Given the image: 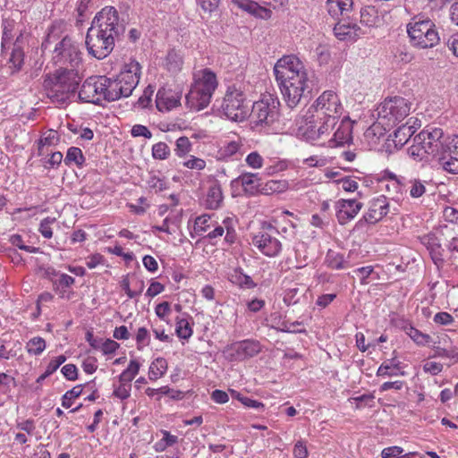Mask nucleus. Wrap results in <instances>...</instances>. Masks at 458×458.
I'll list each match as a JSON object with an SVG mask.
<instances>
[{"instance_id":"obj_1","label":"nucleus","mask_w":458,"mask_h":458,"mask_svg":"<svg viewBox=\"0 0 458 458\" xmlns=\"http://www.w3.org/2000/svg\"><path fill=\"white\" fill-rule=\"evenodd\" d=\"M274 73L283 98L290 108L301 104L312 90V81L303 63L293 55H284L274 66Z\"/></svg>"},{"instance_id":"obj_2","label":"nucleus","mask_w":458,"mask_h":458,"mask_svg":"<svg viewBox=\"0 0 458 458\" xmlns=\"http://www.w3.org/2000/svg\"><path fill=\"white\" fill-rule=\"evenodd\" d=\"M124 32L117 10L113 6L104 7L93 19L86 35L89 54L97 59H104L113 51L115 39Z\"/></svg>"},{"instance_id":"obj_3","label":"nucleus","mask_w":458,"mask_h":458,"mask_svg":"<svg viewBox=\"0 0 458 458\" xmlns=\"http://www.w3.org/2000/svg\"><path fill=\"white\" fill-rule=\"evenodd\" d=\"M80 82L81 76L78 70L58 69L54 76L47 75L45 78L43 89L52 103L64 104L75 93Z\"/></svg>"},{"instance_id":"obj_4","label":"nucleus","mask_w":458,"mask_h":458,"mask_svg":"<svg viewBox=\"0 0 458 458\" xmlns=\"http://www.w3.org/2000/svg\"><path fill=\"white\" fill-rule=\"evenodd\" d=\"M140 65L136 61L126 64L114 79L103 76L104 100L112 102L131 95L139 83Z\"/></svg>"},{"instance_id":"obj_5","label":"nucleus","mask_w":458,"mask_h":458,"mask_svg":"<svg viewBox=\"0 0 458 458\" xmlns=\"http://www.w3.org/2000/svg\"><path fill=\"white\" fill-rule=\"evenodd\" d=\"M218 85L216 75L210 69L193 72V81L185 96L186 106L193 111L206 108Z\"/></svg>"},{"instance_id":"obj_6","label":"nucleus","mask_w":458,"mask_h":458,"mask_svg":"<svg viewBox=\"0 0 458 458\" xmlns=\"http://www.w3.org/2000/svg\"><path fill=\"white\" fill-rule=\"evenodd\" d=\"M411 107V103L403 97L386 98L376 109L378 124H372L367 130V135H375L377 131L382 135L383 132L379 131L382 129L380 124L382 127L395 125L409 115ZM384 130L386 131V128H384Z\"/></svg>"},{"instance_id":"obj_7","label":"nucleus","mask_w":458,"mask_h":458,"mask_svg":"<svg viewBox=\"0 0 458 458\" xmlns=\"http://www.w3.org/2000/svg\"><path fill=\"white\" fill-rule=\"evenodd\" d=\"M407 33L411 45L419 49L432 48L440 40L435 23L428 18H412L407 24Z\"/></svg>"},{"instance_id":"obj_8","label":"nucleus","mask_w":458,"mask_h":458,"mask_svg":"<svg viewBox=\"0 0 458 458\" xmlns=\"http://www.w3.org/2000/svg\"><path fill=\"white\" fill-rule=\"evenodd\" d=\"M279 99L272 94L263 95L262 98L253 103L251 116L256 125L269 127L278 121Z\"/></svg>"},{"instance_id":"obj_9","label":"nucleus","mask_w":458,"mask_h":458,"mask_svg":"<svg viewBox=\"0 0 458 458\" xmlns=\"http://www.w3.org/2000/svg\"><path fill=\"white\" fill-rule=\"evenodd\" d=\"M52 59L59 69L72 68L78 70L81 64V53L79 45L70 37L65 36L59 41L53 51Z\"/></svg>"},{"instance_id":"obj_10","label":"nucleus","mask_w":458,"mask_h":458,"mask_svg":"<svg viewBox=\"0 0 458 458\" xmlns=\"http://www.w3.org/2000/svg\"><path fill=\"white\" fill-rule=\"evenodd\" d=\"M222 110L224 114L232 121H244L250 114L244 93L234 87H229L224 98Z\"/></svg>"},{"instance_id":"obj_11","label":"nucleus","mask_w":458,"mask_h":458,"mask_svg":"<svg viewBox=\"0 0 458 458\" xmlns=\"http://www.w3.org/2000/svg\"><path fill=\"white\" fill-rule=\"evenodd\" d=\"M311 107L315 111V114L312 115L313 118L323 119L328 117L330 121L339 120L344 111L338 95L333 90L324 91Z\"/></svg>"},{"instance_id":"obj_12","label":"nucleus","mask_w":458,"mask_h":458,"mask_svg":"<svg viewBox=\"0 0 458 458\" xmlns=\"http://www.w3.org/2000/svg\"><path fill=\"white\" fill-rule=\"evenodd\" d=\"M275 234H279L275 226L264 225L263 231L254 235L252 244L265 256L276 257L282 250V243Z\"/></svg>"},{"instance_id":"obj_13","label":"nucleus","mask_w":458,"mask_h":458,"mask_svg":"<svg viewBox=\"0 0 458 458\" xmlns=\"http://www.w3.org/2000/svg\"><path fill=\"white\" fill-rule=\"evenodd\" d=\"M103 76L88 78L81 87L79 98L85 103L99 105L104 100Z\"/></svg>"},{"instance_id":"obj_14","label":"nucleus","mask_w":458,"mask_h":458,"mask_svg":"<svg viewBox=\"0 0 458 458\" xmlns=\"http://www.w3.org/2000/svg\"><path fill=\"white\" fill-rule=\"evenodd\" d=\"M261 351L260 344L255 340H244L228 345L225 352L230 361L243 360L257 355Z\"/></svg>"},{"instance_id":"obj_15","label":"nucleus","mask_w":458,"mask_h":458,"mask_svg":"<svg viewBox=\"0 0 458 458\" xmlns=\"http://www.w3.org/2000/svg\"><path fill=\"white\" fill-rule=\"evenodd\" d=\"M420 132L425 133L424 143L420 144L423 150H427L426 155L428 158H437L438 160L439 155L444 149V133L442 129L434 128L431 131L423 130Z\"/></svg>"},{"instance_id":"obj_16","label":"nucleus","mask_w":458,"mask_h":458,"mask_svg":"<svg viewBox=\"0 0 458 458\" xmlns=\"http://www.w3.org/2000/svg\"><path fill=\"white\" fill-rule=\"evenodd\" d=\"M352 140V123L348 117H344L339 123L333 136L327 141L321 142V145L328 148H335L349 144Z\"/></svg>"},{"instance_id":"obj_17","label":"nucleus","mask_w":458,"mask_h":458,"mask_svg":"<svg viewBox=\"0 0 458 458\" xmlns=\"http://www.w3.org/2000/svg\"><path fill=\"white\" fill-rule=\"evenodd\" d=\"M362 206V203L356 199H339L335 203L338 222L341 225H345L356 216Z\"/></svg>"},{"instance_id":"obj_18","label":"nucleus","mask_w":458,"mask_h":458,"mask_svg":"<svg viewBox=\"0 0 458 458\" xmlns=\"http://www.w3.org/2000/svg\"><path fill=\"white\" fill-rule=\"evenodd\" d=\"M389 212V203L385 196H379L369 202V209L363 216L366 223L376 224Z\"/></svg>"},{"instance_id":"obj_19","label":"nucleus","mask_w":458,"mask_h":458,"mask_svg":"<svg viewBox=\"0 0 458 458\" xmlns=\"http://www.w3.org/2000/svg\"><path fill=\"white\" fill-rule=\"evenodd\" d=\"M182 94L160 88L156 95V106L160 112H168L181 105Z\"/></svg>"},{"instance_id":"obj_20","label":"nucleus","mask_w":458,"mask_h":458,"mask_svg":"<svg viewBox=\"0 0 458 458\" xmlns=\"http://www.w3.org/2000/svg\"><path fill=\"white\" fill-rule=\"evenodd\" d=\"M432 350L434 353L430 358H446L453 360L454 362L458 361V347L450 344V339L447 335H444L438 341H434Z\"/></svg>"},{"instance_id":"obj_21","label":"nucleus","mask_w":458,"mask_h":458,"mask_svg":"<svg viewBox=\"0 0 458 458\" xmlns=\"http://www.w3.org/2000/svg\"><path fill=\"white\" fill-rule=\"evenodd\" d=\"M421 242L428 250L434 264L437 268L442 267L445 263V250L443 249L438 238L435 234H427L422 237Z\"/></svg>"},{"instance_id":"obj_22","label":"nucleus","mask_w":458,"mask_h":458,"mask_svg":"<svg viewBox=\"0 0 458 458\" xmlns=\"http://www.w3.org/2000/svg\"><path fill=\"white\" fill-rule=\"evenodd\" d=\"M334 33L340 40L355 41L363 34V31L357 24L346 21L343 17V20L335 25Z\"/></svg>"},{"instance_id":"obj_23","label":"nucleus","mask_w":458,"mask_h":458,"mask_svg":"<svg viewBox=\"0 0 458 458\" xmlns=\"http://www.w3.org/2000/svg\"><path fill=\"white\" fill-rule=\"evenodd\" d=\"M446 140L444 138V149L439 155L438 163L445 171L455 174H458V150L451 148Z\"/></svg>"},{"instance_id":"obj_24","label":"nucleus","mask_w":458,"mask_h":458,"mask_svg":"<svg viewBox=\"0 0 458 458\" xmlns=\"http://www.w3.org/2000/svg\"><path fill=\"white\" fill-rule=\"evenodd\" d=\"M233 183L242 185L245 194L254 196L259 193L260 179L257 174L244 173L233 181Z\"/></svg>"},{"instance_id":"obj_25","label":"nucleus","mask_w":458,"mask_h":458,"mask_svg":"<svg viewBox=\"0 0 458 458\" xmlns=\"http://www.w3.org/2000/svg\"><path fill=\"white\" fill-rule=\"evenodd\" d=\"M244 152V144L241 140L227 142L226 144H225V146L220 148L218 151L220 158L224 160H239L242 158Z\"/></svg>"},{"instance_id":"obj_26","label":"nucleus","mask_w":458,"mask_h":458,"mask_svg":"<svg viewBox=\"0 0 458 458\" xmlns=\"http://www.w3.org/2000/svg\"><path fill=\"white\" fill-rule=\"evenodd\" d=\"M237 5L242 10L253 15L256 18L268 20L272 16V11L264 6L259 5L257 2L252 0H242L237 2Z\"/></svg>"},{"instance_id":"obj_27","label":"nucleus","mask_w":458,"mask_h":458,"mask_svg":"<svg viewBox=\"0 0 458 458\" xmlns=\"http://www.w3.org/2000/svg\"><path fill=\"white\" fill-rule=\"evenodd\" d=\"M352 0H327V9L333 18L348 17L352 11Z\"/></svg>"},{"instance_id":"obj_28","label":"nucleus","mask_w":458,"mask_h":458,"mask_svg":"<svg viewBox=\"0 0 458 458\" xmlns=\"http://www.w3.org/2000/svg\"><path fill=\"white\" fill-rule=\"evenodd\" d=\"M404 375L405 372L402 370L401 362L396 358H392L384 361L377 371V377H394Z\"/></svg>"},{"instance_id":"obj_29","label":"nucleus","mask_w":458,"mask_h":458,"mask_svg":"<svg viewBox=\"0 0 458 458\" xmlns=\"http://www.w3.org/2000/svg\"><path fill=\"white\" fill-rule=\"evenodd\" d=\"M417 128L410 124V120L401 126H399L394 132L393 141L395 147L402 148L404 146L411 137L415 133Z\"/></svg>"},{"instance_id":"obj_30","label":"nucleus","mask_w":458,"mask_h":458,"mask_svg":"<svg viewBox=\"0 0 458 458\" xmlns=\"http://www.w3.org/2000/svg\"><path fill=\"white\" fill-rule=\"evenodd\" d=\"M424 140L425 133L420 132L413 137L412 145L408 148L409 156L415 161H429L426 155L427 150H423L420 147V144L424 143Z\"/></svg>"},{"instance_id":"obj_31","label":"nucleus","mask_w":458,"mask_h":458,"mask_svg":"<svg viewBox=\"0 0 458 458\" xmlns=\"http://www.w3.org/2000/svg\"><path fill=\"white\" fill-rule=\"evenodd\" d=\"M223 201V192L218 182H214L208 188L206 206L209 209H216Z\"/></svg>"},{"instance_id":"obj_32","label":"nucleus","mask_w":458,"mask_h":458,"mask_svg":"<svg viewBox=\"0 0 458 458\" xmlns=\"http://www.w3.org/2000/svg\"><path fill=\"white\" fill-rule=\"evenodd\" d=\"M167 370V361L164 358H157L153 360L148 369V378L151 381H156L162 377Z\"/></svg>"},{"instance_id":"obj_33","label":"nucleus","mask_w":458,"mask_h":458,"mask_svg":"<svg viewBox=\"0 0 458 458\" xmlns=\"http://www.w3.org/2000/svg\"><path fill=\"white\" fill-rule=\"evenodd\" d=\"M59 141V136L56 131L49 130L38 141V155L43 156L46 151L45 148L55 146Z\"/></svg>"},{"instance_id":"obj_34","label":"nucleus","mask_w":458,"mask_h":458,"mask_svg":"<svg viewBox=\"0 0 458 458\" xmlns=\"http://www.w3.org/2000/svg\"><path fill=\"white\" fill-rule=\"evenodd\" d=\"M403 331L419 345H427L431 342V336L413 327L411 324L403 327Z\"/></svg>"},{"instance_id":"obj_35","label":"nucleus","mask_w":458,"mask_h":458,"mask_svg":"<svg viewBox=\"0 0 458 458\" xmlns=\"http://www.w3.org/2000/svg\"><path fill=\"white\" fill-rule=\"evenodd\" d=\"M339 120L330 121V118L325 117L323 119H318V134L320 136L322 142L327 141L330 138L332 130L338 123Z\"/></svg>"},{"instance_id":"obj_36","label":"nucleus","mask_w":458,"mask_h":458,"mask_svg":"<svg viewBox=\"0 0 458 458\" xmlns=\"http://www.w3.org/2000/svg\"><path fill=\"white\" fill-rule=\"evenodd\" d=\"M287 188L286 181L282 180H269L265 183L260 182L259 193L264 195H270L276 192H282Z\"/></svg>"},{"instance_id":"obj_37","label":"nucleus","mask_w":458,"mask_h":458,"mask_svg":"<svg viewBox=\"0 0 458 458\" xmlns=\"http://www.w3.org/2000/svg\"><path fill=\"white\" fill-rule=\"evenodd\" d=\"M64 160L67 165L74 164L77 167L81 168L85 163V157L80 148L71 147Z\"/></svg>"},{"instance_id":"obj_38","label":"nucleus","mask_w":458,"mask_h":458,"mask_svg":"<svg viewBox=\"0 0 458 458\" xmlns=\"http://www.w3.org/2000/svg\"><path fill=\"white\" fill-rule=\"evenodd\" d=\"M299 130L307 140H320V136L318 134L317 118L307 122L306 124L304 126H301Z\"/></svg>"},{"instance_id":"obj_39","label":"nucleus","mask_w":458,"mask_h":458,"mask_svg":"<svg viewBox=\"0 0 458 458\" xmlns=\"http://www.w3.org/2000/svg\"><path fill=\"white\" fill-rule=\"evenodd\" d=\"M325 262L332 269H343L346 267L344 255L332 250L327 251Z\"/></svg>"},{"instance_id":"obj_40","label":"nucleus","mask_w":458,"mask_h":458,"mask_svg":"<svg viewBox=\"0 0 458 458\" xmlns=\"http://www.w3.org/2000/svg\"><path fill=\"white\" fill-rule=\"evenodd\" d=\"M11 64L10 68L13 69L12 73L19 72L24 64V52L21 47L14 46L9 58Z\"/></svg>"},{"instance_id":"obj_41","label":"nucleus","mask_w":458,"mask_h":458,"mask_svg":"<svg viewBox=\"0 0 458 458\" xmlns=\"http://www.w3.org/2000/svg\"><path fill=\"white\" fill-rule=\"evenodd\" d=\"M378 20L377 11L374 6H365L360 10V22L366 26H375Z\"/></svg>"},{"instance_id":"obj_42","label":"nucleus","mask_w":458,"mask_h":458,"mask_svg":"<svg viewBox=\"0 0 458 458\" xmlns=\"http://www.w3.org/2000/svg\"><path fill=\"white\" fill-rule=\"evenodd\" d=\"M46 346V341L40 336H36L29 340L26 350L29 354L38 356L44 352Z\"/></svg>"},{"instance_id":"obj_43","label":"nucleus","mask_w":458,"mask_h":458,"mask_svg":"<svg viewBox=\"0 0 458 458\" xmlns=\"http://www.w3.org/2000/svg\"><path fill=\"white\" fill-rule=\"evenodd\" d=\"M140 364L136 360H131L127 367L121 375L119 376L120 382H126L131 384L136 375L139 373Z\"/></svg>"},{"instance_id":"obj_44","label":"nucleus","mask_w":458,"mask_h":458,"mask_svg":"<svg viewBox=\"0 0 458 458\" xmlns=\"http://www.w3.org/2000/svg\"><path fill=\"white\" fill-rule=\"evenodd\" d=\"M175 333L179 338L187 340L191 336L193 331L187 319L177 318Z\"/></svg>"},{"instance_id":"obj_45","label":"nucleus","mask_w":458,"mask_h":458,"mask_svg":"<svg viewBox=\"0 0 458 458\" xmlns=\"http://www.w3.org/2000/svg\"><path fill=\"white\" fill-rule=\"evenodd\" d=\"M83 391V386L78 385L67 391L62 397V406L70 408L72 404V400L79 397Z\"/></svg>"},{"instance_id":"obj_46","label":"nucleus","mask_w":458,"mask_h":458,"mask_svg":"<svg viewBox=\"0 0 458 458\" xmlns=\"http://www.w3.org/2000/svg\"><path fill=\"white\" fill-rule=\"evenodd\" d=\"M170 148L165 142H157L152 147V156L155 159L165 160L170 156Z\"/></svg>"},{"instance_id":"obj_47","label":"nucleus","mask_w":458,"mask_h":458,"mask_svg":"<svg viewBox=\"0 0 458 458\" xmlns=\"http://www.w3.org/2000/svg\"><path fill=\"white\" fill-rule=\"evenodd\" d=\"M211 216L208 215H202L198 216L194 222V232L198 235H202L210 227Z\"/></svg>"},{"instance_id":"obj_48","label":"nucleus","mask_w":458,"mask_h":458,"mask_svg":"<svg viewBox=\"0 0 458 458\" xmlns=\"http://www.w3.org/2000/svg\"><path fill=\"white\" fill-rule=\"evenodd\" d=\"M66 27V23L63 20L55 21L48 30L47 41L50 42L51 39H55L59 37V34L64 31Z\"/></svg>"},{"instance_id":"obj_49","label":"nucleus","mask_w":458,"mask_h":458,"mask_svg":"<svg viewBox=\"0 0 458 458\" xmlns=\"http://www.w3.org/2000/svg\"><path fill=\"white\" fill-rule=\"evenodd\" d=\"M150 336L146 327H140L136 334L137 349L142 350L149 344Z\"/></svg>"},{"instance_id":"obj_50","label":"nucleus","mask_w":458,"mask_h":458,"mask_svg":"<svg viewBox=\"0 0 458 458\" xmlns=\"http://www.w3.org/2000/svg\"><path fill=\"white\" fill-rule=\"evenodd\" d=\"M182 64V61L175 52L171 51L167 54L166 66L169 71L177 72L181 69Z\"/></svg>"},{"instance_id":"obj_51","label":"nucleus","mask_w":458,"mask_h":458,"mask_svg":"<svg viewBox=\"0 0 458 458\" xmlns=\"http://www.w3.org/2000/svg\"><path fill=\"white\" fill-rule=\"evenodd\" d=\"M410 196L411 198H420L425 193L426 187L420 180L413 179L410 181Z\"/></svg>"},{"instance_id":"obj_52","label":"nucleus","mask_w":458,"mask_h":458,"mask_svg":"<svg viewBox=\"0 0 458 458\" xmlns=\"http://www.w3.org/2000/svg\"><path fill=\"white\" fill-rule=\"evenodd\" d=\"M55 222V218L46 217L44 218L39 225V232L40 233L47 239H50L53 236V231L51 228V225Z\"/></svg>"},{"instance_id":"obj_53","label":"nucleus","mask_w":458,"mask_h":458,"mask_svg":"<svg viewBox=\"0 0 458 458\" xmlns=\"http://www.w3.org/2000/svg\"><path fill=\"white\" fill-rule=\"evenodd\" d=\"M196 2L203 12L209 14L216 11L220 4V0H196Z\"/></svg>"},{"instance_id":"obj_54","label":"nucleus","mask_w":458,"mask_h":458,"mask_svg":"<svg viewBox=\"0 0 458 458\" xmlns=\"http://www.w3.org/2000/svg\"><path fill=\"white\" fill-rule=\"evenodd\" d=\"M375 396L372 394H365L351 400L356 402V409H361L364 406H373Z\"/></svg>"},{"instance_id":"obj_55","label":"nucleus","mask_w":458,"mask_h":458,"mask_svg":"<svg viewBox=\"0 0 458 458\" xmlns=\"http://www.w3.org/2000/svg\"><path fill=\"white\" fill-rule=\"evenodd\" d=\"M191 144L187 137H180L176 140V153L178 156H183L190 152Z\"/></svg>"},{"instance_id":"obj_56","label":"nucleus","mask_w":458,"mask_h":458,"mask_svg":"<svg viewBox=\"0 0 458 458\" xmlns=\"http://www.w3.org/2000/svg\"><path fill=\"white\" fill-rule=\"evenodd\" d=\"M443 364L437 361L427 360L423 364V370L432 376H437L443 370Z\"/></svg>"},{"instance_id":"obj_57","label":"nucleus","mask_w":458,"mask_h":458,"mask_svg":"<svg viewBox=\"0 0 458 458\" xmlns=\"http://www.w3.org/2000/svg\"><path fill=\"white\" fill-rule=\"evenodd\" d=\"M245 161L250 167L254 169L260 168L263 165V157L257 151L250 153Z\"/></svg>"},{"instance_id":"obj_58","label":"nucleus","mask_w":458,"mask_h":458,"mask_svg":"<svg viewBox=\"0 0 458 458\" xmlns=\"http://www.w3.org/2000/svg\"><path fill=\"white\" fill-rule=\"evenodd\" d=\"M120 386L114 389V395L121 400L129 398L131 385L126 382H120Z\"/></svg>"},{"instance_id":"obj_59","label":"nucleus","mask_w":458,"mask_h":458,"mask_svg":"<svg viewBox=\"0 0 458 458\" xmlns=\"http://www.w3.org/2000/svg\"><path fill=\"white\" fill-rule=\"evenodd\" d=\"M155 89L154 87L148 85L143 91L141 97L138 99L139 106L145 108L148 107L151 102V97L153 96Z\"/></svg>"},{"instance_id":"obj_60","label":"nucleus","mask_w":458,"mask_h":458,"mask_svg":"<svg viewBox=\"0 0 458 458\" xmlns=\"http://www.w3.org/2000/svg\"><path fill=\"white\" fill-rule=\"evenodd\" d=\"M337 184L341 186V188L348 192H353L358 189V182L352 179L351 177H344L337 181Z\"/></svg>"},{"instance_id":"obj_61","label":"nucleus","mask_w":458,"mask_h":458,"mask_svg":"<svg viewBox=\"0 0 458 458\" xmlns=\"http://www.w3.org/2000/svg\"><path fill=\"white\" fill-rule=\"evenodd\" d=\"M298 293V288H290L286 290L284 295V302L288 306L298 303L300 301V299L297 297Z\"/></svg>"},{"instance_id":"obj_62","label":"nucleus","mask_w":458,"mask_h":458,"mask_svg":"<svg viewBox=\"0 0 458 458\" xmlns=\"http://www.w3.org/2000/svg\"><path fill=\"white\" fill-rule=\"evenodd\" d=\"M61 372L67 380H76L78 377V369L74 364H66L61 369Z\"/></svg>"},{"instance_id":"obj_63","label":"nucleus","mask_w":458,"mask_h":458,"mask_svg":"<svg viewBox=\"0 0 458 458\" xmlns=\"http://www.w3.org/2000/svg\"><path fill=\"white\" fill-rule=\"evenodd\" d=\"M403 449L400 446L384 448L381 452L382 458H401Z\"/></svg>"},{"instance_id":"obj_64","label":"nucleus","mask_w":458,"mask_h":458,"mask_svg":"<svg viewBox=\"0 0 458 458\" xmlns=\"http://www.w3.org/2000/svg\"><path fill=\"white\" fill-rule=\"evenodd\" d=\"M434 322L438 325L448 326L454 322V318L447 312H438L434 316Z\"/></svg>"}]
</instances>
